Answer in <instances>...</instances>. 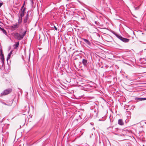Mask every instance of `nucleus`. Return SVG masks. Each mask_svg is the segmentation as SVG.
Segmentation results:
<instances>
[{"label": "nucleus", "mask_w": 146, "mask_h": 146, "mask_svg": "<svg viewBox=\"0 0 146 146\" xmlns=\"http://www.w3.org/2000/svg\"><path fill=\"white\" fill-rule=\"evenodd\" d=\"M26 31H25L22 34V35H21L17 33H15L14 34V36L16 39L19 40H21L23 38L24 36L26 33Z\"/></svg>", "instance_id": "1"}, {"label": "nucleus", "mask_w": 146, "mask_h": 146, "mask_svg": "<svg viewBox=\"0 0 146 146\" xmlns=\"http://www.w3.org/2000/svg\"><path fill=\"white\" fill-rule=\"evenodd\" d=\"M22 21V19H21L19 21L18 23H16L15 24L13 25L12 26L10 27L11 30L14 31L18 29L19 26L20 24Z\"/></svg>", "instance_id": "2"}, {"label": "nucleus", "mask_w": 146, "mask_h": 146, "mask_svg": "<svg viewBox=\"0 0 146 146\" xmlns=\"http://www.w3.org/2000/svg\"><path fill=\"white\" fill-rule=\"evenodd\" d=\"M12 91V90L11 88H9L5 90L3 92V95H6L9 94Z\"/></svg>", "instance_id": "3"}, {"label": "nucleus", "mask_w": 146, "mask_h": 146, "mask_svg": "<svg viewBox=\"0 0 146 146\" xmlns=\"http://www.w3.org/2000/svg\"><path fill=\"white\" fill-rule=\"evenodd\" d=\"M119 39L124 42H127L129 41V40L126 38H124L121 37L119 36Z\"/></svg>", "instance_id": "4"}, {"label": "nucleus", "mask_w": 146, "mask_h": 146, "mask_svg": "<svg viewBox=\"0 0 146 146\" xmlns=\"http://www.w3.org/2000/svg\"><path fill=\"white\" fill-rule=\"evenodd\" d=\"M25 8H24L23 9V11L21 12V14H20V17L21 18V19H22V17L24 15V13L25 11Z\"/></svg>", "instance_id": "5"}, {"label": "nucleus", "mask_w": 146, "mask_h": 146, "mask_svg": "<svg viewBox=\"0 0 146 146\" xmlns=\"http://www.w3.org/2000/svg\"><path fill=\"white\" fill-rule=\"evenodd\" d=\"M118 123L119 125H123L124 124V123L122 119H119L118 120Z\"/></svg>", "instance_id": "6"}, {"label": "nucleus", "mask_w": 146, "mask_h": 146, "mask_svg": "<svg viewBox=\"0 0 146 146\" xmlns=\"http://www.w3.org/2000/svg\"><path fill=\"white\" fill-rule=\"evenodd\" d=\"M83 40L86 43V44H87L89 45H90V42L88 40L83 38Z\"/></svg>", "instance_id": "7"}, {"label": "nucleus", "mask_w": 146, "mask_h": 146, "mask_svg": "<svg viewBox=\"0 0 146 146\" xmlns=\"http://www.w3.org/2000/svg\"><path fill=\"white\" fill-rule=\"evenodd\" d=\"M1 60H2L3 62L4 63V55L3 54L2 51H1Z\"/></svg>", "instance_id": "8"}, {"label": "nucleus", "mask_w": 146, "mask_h": 146, "mask_svg": "<svg viewBox=\"0 0 146 146\" xmlns=\"http://www.w3.org/2000/svg\"><path fill=\"white\" fill-rule=\"evenodd\" d=\"M82 63L84 66H86L87 64V61L85 59H83L82 61Z\"/></svg>", "instance_id": "9"}, {"label": "nucleus", "mask_w": 146, "mask_h": 146, "mask_svg": "<svg viewBox=\"0 0 146 146\" xmlns=\"http://www.w3.org/2000/svg\"><path fill=\"white\" fill-rule=\"evenodd\" d=\"M28 17H29V15H28V14H27L25 16V19L24 20V22L25 23H26L27 22V20L28 19Z\"/></svg>", "instance_id": "10"}, {"label": "nucleus", "mask_w": 146, "mask_h": 146, "mask_svg": "<svg viewBox=\"0 0 146 146\" xmlns=\"http://www.w3.org/2000/svg\"><path fill=\"white\" fill-rule=\"evenodd\" d=\"M137 100L139 101H143L146 100V98H137Z\"/></svg>", "instance_id": "11"}, {"label": "nucleus", "mask_w": 146, "mask_h": 146, "mask_svg": "<svg viewBox=\"0 0 146 146\" xmlns=\"http://www.w3.org/2000/svg\"><path fill=\"white\" fill-rule=\"evenodd\" d=\"M1 31H2L4 34L6 35H7V33L6 31L5 30V29L3 28H2L1 29Z\"/></svg>", "instance_id": "12"}, {"label": "nucleus", "mask_w": 146, "mask_h": 146, "mask_svg": "<svg viewBox=\"0 0 146 146\" xmlns=\"http://www.w3.org/2000/svg\"><path fill=\"white\" fill-rule=\"evenodd\" d=\"M12 54V51H11L9 54H8V56L7 58V60H8V59H9L10 58V56H11V54Z\"/></svg>", "instance_id": "13"}, {"label": "nucleus", "mask_w": 146, "mask_h": 146, "mask_svg": "<svg viewBox=\"0 0 146 146\" xmlns=\"http://www.w3.org/2000/svg\"><path fill=\"white\" fill-rule=\"evenodd\" d=\"M19 42H17L15 45V48H17L19 46Z\"/></svg>", "instance_id": "14"}, {"label": "nucleus", "mask_w": 146, "mask_h": 146, "mask_svg": "<svg viewBox=\"0 0 146 146\" xmlns=\"http://www.w3.org/2000/svg\"><path fill=\"white\" fill-rule=\"evenodd\" d=\"M54 29H55L56 30H57V28H56V27L55 26H54Z\"/></svg>", "instance_id": "15"}, {"label": "nucleus", "mask_w": 146, "mask_h": 146, "mask_svg": "<svg viewBox=\"0 0 146 146\" xmlns=\"http://www.w3.org/2000/svg\"><path fill=\"white\" fill-rule=\"evenodd\" d=\"M24 5H25V3L23 4V5L22 6L21 10H22L23 9V7H24Z\"/></svg>", "instance_id": "16"}, {"label": "nucleus", "mask_w": 146, "mask_h": 146, "mask_svg": "<svg viewBox=\"0 0 146 146\" xmlns=\"http://www.w3.org/2000/svg\"><path fill=\"white\" fill-rule=\"evenodd\" d=\"M24 5H25V3L23 4V5L22 6L21 10H22L23 9V7H24Z\"/></svg>", "instance_id": "17"}, {"label": "nucleus", "mask_w": 146, "mask_h": 146, "mask_svg": "<svg viewBox=\"0 0 146 146\" xmlns=\"http://www.w3.org/2000/svg\"><path fill=\"white\" fill-rule=\"evenodd\" d=\"M24 5H25V3L23 4V5L22 6L21 10H22L23 9V7H24Z\"/></svg>", "instance_id": "18"}, {"label": "nucleus", "mask_w": 146, "mask_h": 146, "mask_svg": "<svg viewBox=\"0 0 146 146\" xmlns=\"http://www.w3.org/2000/svg\"><path fill=\"white\" fill-rule=\"evenodd\" d=\"M3 4L1 3H0V7Z\"/></svg>", "instance_id": "19"}, {"label": "nucleus", "mask_w": 146, "mask_h": 146, "mask_svg": "<svg viewBox=\"0 0 146 146\" xmlns=\"http://www.w3.org/2000/svg\"><path fill=\"white\" fill-rule=\"evenodd\" d=\"M1 51H2L1 50V51L0 52V55H1Z\"/></svg>", "instance_id": "20"}, {"label": "nucleus", "mask_w": 146, "mask_h": 146, "mask_svg": "<svg viewBox=\"0 0 146 146\" xmlns=\"http://www.w3.org/2000/svg\"><path fill=\"white\" fill-rule=\"evenodd\" d=\"M2 28L0 27V30H1V29Z\"/></svg>", "instance_id": "21"}, {"label": "nucleus", "mask_w": 146, "mask_h": 146, "mask_svg": "<svg viewBox=\"0 0 146 146\" xmlns=\"http://www.w3.org/2000/svg\"><path fill=\"white\" fill-rule=\"evenodd\" d=\"M29 58H30V55L29 56Z\"/></svg>", "instance_id": "22"}]
</instances>
